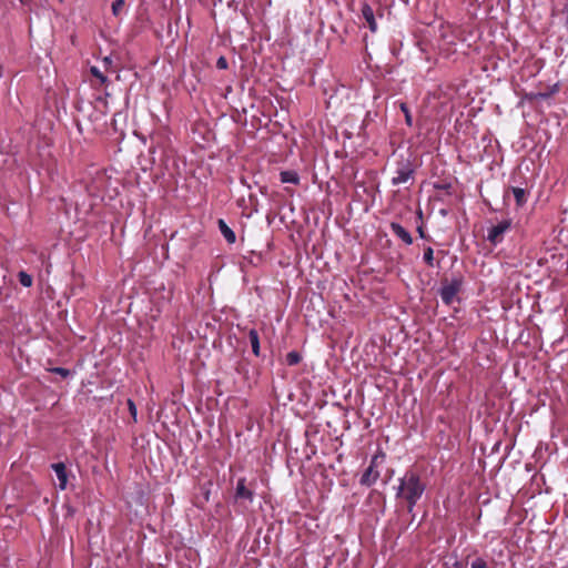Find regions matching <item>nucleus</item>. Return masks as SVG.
I'll return each mask as SVG.
<instances>
[{"label": "nucleus", "mask_w": 568, "mask_h": 568, "mask_svg": "<svg viewBox=\"0 0 568 568\" xmlns=\"http://www.w3.org/2000/svg\"><path fill=\"white\" fill-rule=\"evenodd\" d=\"M361 12H362V17L366 21L369 30L372 32H376L377 23L375 20L373 8L367 2H364L362 6V9H361Z\"/></svg>", "instance_id": "11"}, {"label": "nucleus", "mask_w": 568, "mask_h": 568, "mask_svg": "<svg viewBox=\"0 0 568 568\" xmlns=\"http://www.w3.org/2000/svg\"><path fill=\"white\" fill-rule=\"evenodd\" d=\"M102 62L106 65V57L102 59Z\"/></svg>", "instance_id": "39"}, {"label": "nucleus", "mask_w": 568, "mask_h": 568, "mask_svg": "<svg viewBox=\"0 0 568 568\" xmlns=\"http://www.w3.org/2000/svg\"><path fill=\"white\" fill-rule=\"evenodd\" d=\"M241 183L250 187V185L246 183V180L244 176L241 178Z\"/></svg>", "instance_id": "35"}, {"label": "nucleus", "mask_w": 568, "mask_h": 568, "mask_svg": "<svg viewBox=\"0 0 568 568\" xmlns=\"http://www.w3.org/2000/svg\"><path fill=\"white\" fill-rule=\"evenodd\" d=\"M126 3L124 0H115L113 1L111 9L114 17L120 18L123 13H125Z\"/></svg>", "instance_id": "20"}, {"label": "nucleus", "mask_w": 568, "mask_h": 568, "mask_svg": "<svg viewBox=\"0 0 568 568\" xmlns=\"http://www.w3.org/2000/svg\"><path fill=\"white\" fill-rule=\"evenodd\" d=\"M559 14L561 16L562 19V26L565 30L568 32V1L559 10Z\"/></svg>", "instance_id": "25"}, {"label": "nucleus", "mask_w": 568, "mask_h": 568, "mask_svg": "<svg viewBox=\"0 0 568 568\" xmlns=\"http://www.w3.org/2000/svg\"><path fill=\"white\" fill-rule=\"evenodd\" d=\"M302 362V355L297 351H291L285 356V363L288 366L298 365Z\"/></svg>", "instance_id": "18"}, {"label": "nucleus", "mask_w": 568, "mask_h": 568, "mask_svg": "<svg viewBox=\"0 0 568 568\" xmlns=\"http://www.w3.org/2000/svg\"><path fill=\"white\" fill-rule=\"evenodd\" d=\"M280 180L282 183H292L295 185L300 183L298 173L294 170L282 171L280 173Z\"/></svg>", "instance_id": "17"}, {"label": "nucleus", "mask_w": 568, "mask_h": 568, "mask_svg": "<svg viewBox=\"0 0 568 568\" xmlns=\"http://www.w3.org/2000/svg\"><path fill=\"white\" fill-rule=\"evenodd\" d=\"M244 202H245L244 199H240V200H237V205L239 206H243Z\"/></svg>", "instance_id": "34"}, {"label": "nucleus", "mask_w": 568, "mask_h": 568, "mask_svg": "<svg viewBox=\"0 0 568 568\" xmlns=\"http://www.w3.org/2000/svg\"><path fill=\"white\" fill-rule=\"evenodd\" d=\"M217 226H219L221 234L223 235V237L225 239V241L229 244L235 243L236 235H235L234 231L226 224V222L223 219L217 220Z\"/></svg>", "instance_id": "14"}, {"label": "nucleus", "mask_w": 568, "mask_h": 568, "mask_svg": "<svg viewBox=\"0 0 568 568\" xmlns=\"http://www.w3.org/2000/svg\"><path fill=\"white\" fill-rule=\"evenodd\" d=\"M216 68L220 70H226L229 68L227 59L224 55H221L216 61Z\"/></svg>", "instance_id": "29"}, {"label": "nucleus", "mask_w": 568, "mask_h": 568, "mask_svg": "<svg viewBox=\"0 0 568 568\" xmlns=\"http://www.w3.org/2000/svg\"><path fill=\"white\" fill-rule=\"evenodd\" d=\"M416 214H417V217H418L419 223H420V222L423 221V212H422V210H420V209H418V210H417V212H416Z\"/></svg>", "instance_id": "32"}, {"label": "nucleus", "mask_w": 568, "mask_h": 568, "mask_svg": "<svg viewBox=\"0 0 568 568\" xmlns=\"http://www.w3.org/2000/svg\"><path fill=\"white\" fill-rule=\"evenodd\" d=\"M392 473H394V469H390V473H388V477H392Z\"/></svg>", "instance_id": "40"}, {"label": "nucleus", "mask_w": 568, "mask_h": 568, "mask_svg": "<svg viewBox=\"0 0 568 568\" xmlns=\"http://www.w3.org/2000/svg\"><path fill=\"white\" fill-rule=\"evenodd\" d=\"M385 501H386L385 494L377 489H372L366 499L367 504L378 507L382 513L384 511V508H385Z\"/></svg>", "instance_id": "12"}, {"label": "nucleus", "mask_w": 568, "mask_h": 568, "mask_svg": "<svg viewBox=\"0 0 568 568\" xmlns=\"http://www.w3.org/2000/svg\"><path fill=\"white\" fill-rule=\"evenodd\" d=\"M471 568H488V565H487V561L484 558L477 557L471 562Z\"/></svg>", "instance_id": "28"}, {"label": "nucleus", "mask_w": 568, "mask_h": 568, "mask_svg": "<svg viewBox=\"0 0 568 568\" xmlns=\"http://www.w3.org/2000/svg\"><path fill=\"white\" fill-rule=\"evenodd\" d=\"M52 373L60 375L63 378H67L71 375V372L64 367H54L51 369Z\"/></svg>", "instance_id": "26"}, {"label": "nucleus", "mask_w": 568, "mask_h": 568, "mask_svg": "<svg viewBox=\"0 0 568 568\" xmlns=\"http://www.w3.org/2000/svg\"><path fill=\"white\" fill-rule=\"evenodd\" d=\"M250 202H251V203H255V202H257V197H256V195H254V194H250Z\"/></svg>", "instance_id": "33"}, {"label": "nucleus", "mask_w": 568, "mask_h": 568, "mask_svg": "<svg viewBox=\"0 0 568 568\" xmlns=\"http://www.w3.org/2000/svg\"><path fill=\"white\" fill-rule=\"evenodd\" d=\"M247 338L252 347V353L256 356H261V344H260V335L255 328H251L247 331Z\"/></svg>", "instance_id": "16"}, {"label": "nucleus", "mask_w": 568, "mask_h": 568, "mask_svg": "<svg viewBox=\"0 0 568 568\" xmlns=\"http://www.w3.org/2000/svg\"><path fill=\"white\" fill-rule=\"evenodd\" d=\"M389 227L393 234L400 239L406 245L413 244V237L410 233L402 224L397 222H390Z\"/></svg>", "instance_id": "9"}, {"label": "nucleus", "mask_w": 568, "mask_h": 568, "mask_svg": "<svg viewBox=\"0 0 568 568\" xmlns=\"http://www.w3.org/2000/svg\"><path fill=\"white\" fill-rule=\"evenodd\" d=\"M399 108H400V111L404 113L405 123L408 126H412L413 125V116H412V113H410V110H409L407 103L406 102H400L399 103Z\"/></svg>", "instance_id": "22"}, {"label": "nucleus", "mask_w": 568, "mask_h": 568, "mask_svg": "<svg viewBox=\"0 0 568 568\" xmlns=\"http://www.w3.org/2000/svg\"><path fill=\"white\" fill-rule=\"evenodd\" d=\"M108 63H109V68H110V67H111V64H112V60H111V58H110V57H109Z\"/></svg>", "instance_id": "38"}, {"label": "nucleus", "mask_w": 568, "mask_h": 568, "mask_svg": "<svg viewBox=\"0 0 568 568\" xmlns=\"http://www.w3.org/2000/svg\"><path fill=\"white\" fill-rule=\"evenodd\" d=\"M51 468L55 473L57 478L59 480V484H58L59 489L64 490L68 485V474H67L65 465L63 463H55V464L51 465Z\"/></svg>", "instance_id": "10"}, {"label": "nucleus", "mask_w": 568, "mask_h": 568, "mask_svg": "<svg viewBox=\"0 0 568 568\" xmlns=\"http://www.w3.org/2000/svg\"><path fill=\"white\" fill-rule=\"evenodd\" d=\"M558 91V85L556 84L552 89H551V92L550 93H542L540 94L542 98H549L552 93L557 92Z\"/></svg>", "instance_id": "30"}, {"label": "nucleus", "mask_w": 568, "mask_h": 568, "mask_svg": "<svg viewBox=\"0 0 568 568\" xmlns=\"http://www.w3.org/2000/svg\"><path fill=\"white\" fill-rule=\"evenodd\" d=\"M435 200L436 201H442V202L444 201L443 197H440V196H435Z\"/></svg>", "instance_id": "37"}, {"label": "nucleus", "mask_w": 568, "mask_h": 568, "mask_svg": "<svg viewBox=\"0 0 568 568\" xmlns=\"http://www.w3.org/2000/svg\"><path fill=\"white\" fill-rule=\"evenodd\" d=\"M18 277L23 287H30L33 283L32 276L24 271L19 272Z\"/></svg>", "instance_id": "23"}, {"label": "nucleus", "mask_w": 568, "mask_h": 568, "mask_svg": "<svg viewBox=\"0 0 568 568\" xmlns=\"http://www.w3.org/2000/svg\"><path fill=\"white\" fill-rule=\"evenodd\" d=\"M392 473H394V469H390V473H388V477H392Z\"/></svg>", "instance_id": "41"}, {"label": "nucleus", "mask_w": 568, "mask_h": 568, "mask_svg": "<svg viewBox=\"0 0 568 568\" xmlns=\"http://www.w3.org/2000/svg\"><path fill=\"white\" fill-rule=\"evenodd\" d=\"M109 402L115 404L114 413L124 422L131 424L136 422V407L134 402L124 393H114L110 396Z\"/></svg>", "instance_id": "3"}, {"label": "nucleus", "mask_w": 568, "mask_h": 568, "mask_svg": "<svg viewBox=\"0 0 568 568\" xmlns=\"http://www.w3.org/2000/svg\"><path fill=\"white\" fill-rule=\"evenodd\" d=\"M392 473H394V469H390V473H388V477H392Z\"/></svg>", "instance_id": "42"}, {"label": "nucleus", "mask_w": 568, "mask_h": 568, "mask_svg": "<svg viewBox=\"0 0 568 568\" xmlns=\"http://www.w3.org/2000/svg\"><path fill=\"white\" fill-rule=\"evenodd\" d=\"M254 480L247 481L245 477H240L236 481L232 505L236 514H245L248 511L255 498Z\"/></svg>", "instance_id": "2"}, {"label": "nucleus", "mask_w": 568, "mask_h": 568, "mask_svg": "<svg viewBox=\"0 0 568 568\" xmlns=\"http://www.w3.org/2000/svg\"><path fill=\"white\" fill-rule=\"evenodd\" d=\"M416 231H417V233H418L419 237H422V239H424V240H427V241H432V237L425 233V229H424V221H422V222L417 225Z\"/></svg>", "instance_id": "27"}, {"label": "nucleus", "mask_w": 568, "mask_h": 568, "mask_svg": "<svg viewBox=\"0 0 568 568\" xmlns=\"http://www.w3.org/2000/svg\"><path fill=\"white\" fill-rule=\"evenodd\" d=\"M60 2H62L63 0H59Z\"/></svg>", "instance_id": "43"}, {"label": "nucleus", "mask_w": 568, "mask_h": 568, "mask_svg": "<svg viewBox=\"0 0 568 568\" xmlns=\"http://www.w3.org/2000/svg\"><path fill=\"white\" fill-rule=\"evenodd\" d=\"M455 568H467V562H456Z\"/></svg>", "instance_id": "31"}, {"label": "nucleus", "mask_w": 568, "mask_h": 568, "mask_svg": "<svg viewBox=\"0 0 568 568\" xmlns=\"http://www.w3.org/2000/svg\"><path fill=\"white\" fill-rule=\"evenodd\" d=\"M106 92H98L94 94L93 108L95 110V119H99V114L103 115L106 109Z\"/></svg>", "instance_id": "13"}, {"label": "nucleus", "mask_w": 568, "mask_h": 568, "mask_svg": "<svg viewBox=\"0 0 568 568\" xmlns=\"http://www.w3.org/2000/svg\"><path fill=\"white\" fill-rule=\"evenodd\" d=\"M464 285V275L462 273L454 274L450 280L443 277L440 281L439 296L447 306L452 305L462 292Z\"/></svg>", "instance_id": "4"}, {"label": "nucleus", "mask_w": 568, "mask_h": 568, "mask_svg": "<svg viewBox=\"0 0 568 568\" xmlns=\"http://www.w3.org/2000/svg\"><path fill=\"white\" fill-rule=\"evenodd\" d=\"M428 487V478L416 467H409L398 480L396 499L412 514Z\"/></svg>", "instance_id": "1"}, {"label": "nucleus", "mask_w": 568, "mask_h": 568, "mask_svg": "<svg viewBox=\"0 0 568 568\" xmlns=\"http://www.w3.org/2000/svg\"><path fill=\"white\" fill-rule=\"evenodd\" d=\"M415 173L416 165L413 161L408 158H400L396 162V170L395 175L392 179V184L396 186L409 182V184L413 185L415 181Z\"/></svg>", "instance_id": "6"}, {"label": "nucleus", "mask_w": 568, "mask_h": 568, "mask_svg": "<svg viewBox=\"0 0 568 568\" xmlns=\"http://www.w3.org/2000/svg\"><path fill=\"white\" fill-rule=\"evenodd\" d=\"M125 118L126 116L123 112H116V113H114V115L112 118L111 125H112L114 133L118 134V136L115 138L116 140L124 136L123 128L119 126V123L125 124Z\"/></svg>", "instance_id": "15"}, {"label": "nucleus", "mask_w": 568, "mask_h": 568, "mask_svg": "<svg viewBox=\"0 0 568 568\" xmlns=\"http://www.w3.org/2000/svg\"><path fill=\"white\" fill-rule=\"evenodd\" d=\"M90 72L93 77L97 78L100 84H104L106 82V77L101 72V70L98 67L92 65L90 68Z\"/></svg>", "instance_id": "24"}, {"label": "nucleus", "mask_w": 568, "mask_h": 568, "mask_svg": "<svg viewBox=\"0 0 568 568\" xmlns=\"http://www.w3.org/2000/svg\"><path fill=\"white\" fill-rule=\"evenodd\" d=\"M433 187L436 191H444L447 195H452L453 190H454L452 182H447V181L434 182Z\"/></svg>", "instance_id": "19"}, {"label": "nucleus", "mask_w": 568, "mask_h": 568, "mask_svg": "<svg viewBox=\"0 0 568 568\" xmlns=\"http://www.w3.org/2000/svg\"><path fill=\"white\" fill-rule=\"evenodd\" d=\"M509 192L513 193L516 201V205L518 207H521L527 203L529 193L526 191V189L519 186H509L504 193L505 199L508 197Z\"/></svg>", "instance_id": "8"}, {"label": "nucleus", "mask_w": 568, "mask_h": 568, "mask_svg": "<svg viewBox=\"0 0 568 568\" xmlns=\"http://www.w3.org/2000/svg\"><path fill=\"white\" fill-rule=\"evenodd\" d=\"M439 213L443 215V216H446L448 214L447 210L443 209L439 211Z\"/></svg>", "instance_id": "36"}, {"label": "nucleus", "mask_w": 568, "mask_h": 568, "mask_svg": "<svg viewBox=\"0 0 568 568\" xmlns=\"http://www.w3.org/2000/svg\"><path fill=\"white\" fill-rule=\"evenodd\" d=\"M513 229V219H504L497 224L491 225L487 230L486 240L493 245L497 246L504 242L506 234Z\"/></svg>", "instance_id": "7"}, {"label": "nucleus", "mask_w": 568, "mask_h": 568, "mask_svg": "<svg viewBox=\"0 0 568 568\" xmlns=\"http://www.w3.org/2000/svg\"><path fill=\"white\" fill-rule=\"evenodd\" d=\"M423 261L428 267L435 266L434 250L430 246L424 248Z\"/></svg>", "instance_id": "21"}, {"label": "nucleus", "mask_w": 568, "mask_h": 568, "mask_svg": "<svg viewBox=\"0 0 568 568\" xmlns=\"http://www.w3.org/2000/svg\"><path fill=\"white\" fill-rule=\"evenodd\" d=\"M385 460L386 454L381 447H378L375 454L372 456L369 465L361 475L359 484L365 487H372L375 485L381 477L379 467L385 463Z\"/></svg>", "instance_id": "5"}]
</instances>
